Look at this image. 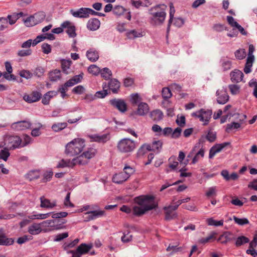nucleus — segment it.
Masks as SVG:
<instances>
[{"mask_svg":"<svg viewBox=\"0 0 257 257\" xmlns=\"http://www.w3.org/2000/svg\"><path fill=\"white\" fill-rule=\"evenodd\" d=\"M136 204L133 206V209L129 207L123 205L120 210L126 213H133V214L140 216L146 212L155 209L157 205L155 203L154 197L151 195H143L135 198Z\"/></svg>","mask_w":257,"mask_h":257,"instance_id":"nucleus-1","label":"nucleus"},{"mask_svg":"<svg viewBox=\"0 0 257 257\" xmlns=\"http://www.w3.org/2000/svg\"><path fill=\"white\" fill-rule=\"evenodd\" d=\"M167 6L164 4L155 6L149 9L151 15L150 23L153 25H161L164 22L166 17Z\"/></svg>","mask_w":257,"mask_h":257,"instance_id":"nucleus-2","label":"nucleus"},{"mask_svg":"<svg viewBox=\"0 0 257 257\" xmlns=\"http://www.w3.org/2000/svg\"><path fill=\"white\" fill-rule=\"evenodd\" d=\"M85 147V141L81 138H76L67 143L65 146V154L72 157L80 153Z\"/></svg>","mask_w":257,"mask_h":257,"instance_id":"nucleus-3","label":"nucleus"},{"mask_svg":"<svg viewBox=\"0 0 257 257\" xmlns=\"http://www.w3.org/2000/svg\"><path fill=\"white\" fill-rule=\"evenodd\" d=\"M192 116L199 118V120L203 122V125H207L211 118L212 111L210 109H201L199 110L193 112Z\"/></svg>","mask_w":257,"mask_h":257,"instance_id":"nucleus-4","label":"nucleus"},{"mask_svg":"<svg viewBox=\"0 0 257 257\" xmlns=\"http://www.w3.org/2000/svg\"><path fill=\"white\" fill-rule=\"evenodd\" d=\"M117 147L121 152L129 153L134 151L136 148V145L135 142L133 140L124 138L118 142Z\"/></svg>","mask_w":257,"mask_h":257,"instance_id":"nucleus-5","label":"nucleus"},{"mask_svg":"<svg viewBox=\"0 0 257 257\" xmlns=\"http://www.w3.org/2000/svg\"><path fill=\"white\" fill-rule=\"evenodd\" d=\"M22 139L18 136H7L5 139V145L10 149L21 148Z\"/></svg>","mask_w":257,"mask_h":257,"instance_id":"nucleus-6","label":"nucleus"},{"mask_svg":"<svg viewBox=\"0 0 257 257\" xmlns=\"http://www.w3.org/2000/svg\"><path fill=\"white\" fill-rule=\"evenodd\" d=\"M174 199L171 203V204L168 206H165L163 208L165 211V218L166 220H170L174 218H175L177 216V214L174 212L177 208H175L176 205L174 204Z\"/></svg>","mask_w":257,"mask_h":257,"instance_id":"nucleus-7","label":"nucleus"},{"mask_svg":"<svg viewBox=\"0 0 257 257\" xmlns=\"http://www.w3.org/2000/svg\"><path fill=\"white\" fill-rule=\"evenodd\" d=\"M216 95L217 102L219 104H225L229 100V96L227 93L226 88L222 87V89L217 90Z\"/></svg>","mask_w":257,"mask_h":257,"instance_id":"nucleus-8","label":"nucleus"},{"mask_svg":"<svg viewBox=\"0 0 257 257\" xmlns=\"http://www.w3.org/2000/svg\"><path fill=\"white\" fill-rule=\"evenodd\" d=\"M32 123L28 120H22L14 122L11 125V128L16 131H24L30 128Z\"/></svg>","mask_w":257,"mask_h":257,"instance_id":"nucleus-9","label":"nucleus"},{"mask_svg":"<svg viewBox=\"0 0 257 257\" xmlns=\"http://www.w3.org/2000/svg\"><path fill=\"white\" fill-rule=\"evenodd\" d=\"M42 97V94L37 91H34L30 94H24L23 99L28 103H31L39 101Z\"/></svg>","mask_w":257,"mask_h":257,"instance_id":"nucleus-10","label":"nucleus"},{"mask_svg":"<svg viewBox=\"0 0 257 257\" xmlns=\"http://www.w3.org/2000/svg\"><path fill=\"white\" fill-rule=\"evenodd\" d=\"M110 103L120 112H124L126 110V104L122 99L116 98L111 99L110 100Z\"/></svg>","mask_w":257,"mask_h":257,"instance_id":"nucleus-11","label":"nucleus"},{"mask_svg":"<svg viewBox=\"0 0 257 257\" xmlns=\"http://www.w3.org/2000/svg\"><path fill=\"white\" fill-rule=\"evenodd\" d=\"M230 143L225 142L222 144H216L213 146L209 150V158L212 159L218 153H219L226 146L229 145Z\"/></svg>","mask_w":257,"mask_h":257,"instance_id":"nucleus-12","label":"nucleus"},{"mask_svg":"<svg viewBox=\"0 0 257 257\" xmlns=\"http://www.w3.org/2000/svg\"><path fill=\"white\" fill-rule=\"evenodd\" d=\"M87 8H81L77 10H70L71 14L75 18H88Z\"/></svg>","mask_w":257,"mask_h":257,"instance_id":"nucleus-13","label":"nucleus"},{"mask_svg":"<svg viewBox=\"0 0 257 257\" xmlns=\"http://www.w3.org/2000/svg\"><path fill=\"white\" fill-rule=\"evenodd\" d=\"M63 28H66V33L69 37L74 38L76 36L75 27L69 21L64 22L61 25Z\"/></svg>","mask_w":257,"mask_h":257,"instance_id":"nucleus-14","label":"nucleus"},{"mask_svg":"<svg viewBox=\"0 0 257 257\" xmlns=\"http://www.w3.org/2000/svg\"><path fill=\"white\" fill-rule=\"evenodd\" d=\"M41 204L40 207L47 209H53L56 206V200L51 201L49 199L45 198L44 196H41L40 198Z\"/></svg>","mask_w":257,"mask_h":257,"instance_id":"nucleus-15","label":"nucleus"},{"mask_svg":"<svg viewBox=\"0 0 257 257\" xmlns=\"http://www.w3.org/2000/svg\"><path fill=\"white\" fill-rule=\"evenodd\" d=\"M104 214V211H89L85 213L86 216L85 217V220L89 221L91 220L95 219L98 217L103 216Z\"/></svg>","mask_w":257,"mask_h":257,"instance_id":"nucleus-16","label":"nucleus"},{"mask_svg":"<svg viewBox=\"0 0 257 257\" xmlns=\"http://www.w3.org/2000/svg\"><path fill=\"white\" fill-rule=\"evenodd\" d=\"M92 141L100 143H104L107 142L110 139L109 134L97 135L94 134L90 136Z\"/></svg>","mask_w":257,"mask_h":257,"instance_id":"nucleus-17","label":"nucleus"},{"mask_svg":"<svg viewBox=\"0 0 257 257\" xmlns=\"http://www.w3.org/2000/svg\"><path fill=\"white\" fill-rule=\"evenodd\" d=\"M243 73L237 69H235L230 73V79L232 82L238 83L242 80Z\"/></svg>","mask_w":257,"mask_h":257,"instance_id":"nucleus-18","label":"nucleus"},{"mask_svg":"<svg viewBox=\"0 0 257 257\" xmlns=\"http://www.w3.org/2000/svg\"><path fill=\"white\" fill-rule=\"evenodd\" d=\"M100 22L98 19L92 18L87 23V28L92 31L97 30L100 27Z\"/></svg>","mask_w":257,"mask_h":257,"instance_id":"nucleus-19","label":"nucleus"},{"mask_svg":"<svg viewBox=\"0 0 257 257\" xmlns=\"http://www.w3.org/2000/svg\"><path fill=\"white\" fill-rule=\"evenodd\" d=\"M87 59L91 62H95L99 59L98 52L94 48L88 50L86 53Z\"/></svg>","mask_w":257,"mask_h":257,"instance_id":"nucleus-20","label":"nucleus"},{"mask_svg":"<svg viewBox=\"0 0 257 257\" xmlns=\"http://www.w3.org/2000/svg\"><path fill=\"white\" fill-rule=\"evenodd\" d=\"M219 63L223 71H227L231 68L232 62L227 57H222L220 60Z\"/></svg>","mask_w":257,"mask_h":257,"instance_id":"nucleus-21","label":"nucleus"},{"mask_svg":"<svg viewBox=\"0 0 257 257\" xmlns=\"http://www.w3.org/2000/svg\"><path fill=\"white\" fill-rule=\"evenodd\" d=\"M200 144L198 143V144H196V145H199V149L197 150V151L195 153L194 156L193 158L192 161V164H195L197 162L199 161V160L203 158L204 156V149L202 147L201 148H200Z\"/></svg>","mask_w":257,"mask_h":257,"instance_id":"nucleus-22","label":"nucleus"},{"mask_svg":"<svg viewBox=\"0 0 257 257\" xmlns=\"http://www.w3.org/2000/svg\"><path fill=\"white\" fill-rule=\"evenodd\" d=\"M149 111V107L147 103L145 102H141L138 104L137 114L143 116L147 114Z\"/></svg>","mask_w":257,"mask_h":257,"instance_id":"nucleus-23","label":"nucleus"},{"mask_svg":"<svg viewBox=\"0 0 257 257\" xmlns=\"http://www.w3.org/2000/svg\"><path fill=\"white\" fill-rule=\"evenodd\" d=\"M127 179V178L126 177L123 171L115 174L112 177L113 182L116 184H122Z\"/></svg>","mask_w":257,"mask_h":257,"instance_id":"nucleus-24","label":"nucleus"},{"mask_svg":"<svg viewBox=\"0 0 257 257\" xmlns=\"http://www.w3.org/2000/svg\"><path fill=\"white\" fill-rule=\"evenodd\" d=\"M108 86L113 93H116L120 87V83L116 79H111L108 82Z\"/></svg>","mask_w":257,"mask_h":257,"instance_id":"nucleus-25","label":"nucleus"},{"mask_svg":"<svg viewBox=\"0 0 257 257\" xmlns=\"http://www.w3.org/2000/svg\"><path fill=\"white\" fill-rule=\"evenodd\" d=\"M234 239L230 232L226 231L219 237L217 240L220 241L221 243L225 244Z\"/></svg>","mask_w":257,"mask_h":257,"instance_id":"nucleus-26","label":"nucleus"},{"mask_svg":"<svg viewBox=\"0 0 257 257\" xmlns=\"http://www.w3.org/2000/svg\"><path fill=\"white\" fill-rule=\"evenodd\" d=\"M88 160L85 158V156H83V153L80 156L72 159L73 167L77 165H86L88 163Z\"/></svg>","mask_w":257,"mask_h":257,"instance_id":"nucleus-27","label":"nucleus"},{"mask_svg":"<svg viewBox=\"0 0 257 257\" xmlns=\"http://www.w3.org/2000/svg\"><path fill=\"white\" fill-rule=\"evenodd\" d=\"M216 138V133L212 131H209L206 136H202L199 140V143H203L205 139H207L210 142H213Z\"/></svg>","mask_w":257,"mask_h":257,"instance_id":"nucleus-28","label":"nucleus"},{"mask_svg":"<svg viewBox=\"0 0 257 257\" xmlns=\"http://www.w3.org/2000/svg\"><path fill=\"white\" fill-rule=\"evenodd\" d=\"M57 92L55 91H49L45 94L42 99V103L44 105L49 103L50 99L54 96L57 95Z\"/></svg>","mask_w":257,"mask_h":257,"instance_id":"nucleus-29","label":"nucleus"},{"mask_svg":"<svg viewBox=\"0 0 257 257\" xmlns=\"http://www.w3.org/2000/svg\"><path fill=\"white\" fill-rule=\"evenodd\" d=\"M42 231L41 224L38 223H34L30 225L28 228V232L32 235H36L40 233Z\"/></svg>","mask_w":257,"mask_h":257,"instance_id":"nucleus-30","label":"nucleus"},{"mask_svg":"<svg viewBox=\"0 0 257 257\" xmlns=\"http://www.w3.org/2000/svg\"><path fill=\"white\" fill-rule=\"evenodd\" d=\"M163 113L159 109L152 111L150 113L151 118L155 121H158L163 118Z\"/></svg>","mask_w":257,"mask_h":257,"instance_id":"nucleus-31","label":"nucleus"},{"mask_svg":"<svg viewBox=\"0 0 257 257\" xmlns=\"http://www.w3.org/2000/svg\"><path fill=\"white\" fill-rule=\"evenodd\" d=\"M40 172L39 170H32L26 174V178L29 181L37 179L40 177Z\"/></svg>","mask_w":257,"mask_h":257,"instance_id":"nucleus-32","label":"nucleus"},{"mask_svg":"<svg viewBox=\"0 0 257 257\" xmlns=\"http://www.w3.org/2000/svg\"><path fill=\"white\" fill-rule=\"evenodd\" d=\"M49 79L51 81H56L61 78V71L58 69H55L49 73Z\"/></svg>","mask_w":257,"mask_h":257,"instance_id":"nucleus-33","label":"nucleus"},{"mask_svg":"<svg viewBox=\"0 0 257 257\" xmlns=\"http://www.w3.org/2000/svg\"><path fill=\"white\" fill-rule=\"evenodd\" d=\"M71 63V61L70 60L63 59L61 61L62 71L66 74H68L69 73V70L70 69Z\"/></svg>","mask_w":257,"mask_h":257,"instance_id":"nucleus-34","label":"nucleus"},{"mask_svg":"<svg viewBox=\"0 0 257 257\" xmlns=\"http://www.w3.org/2000/svg\"><path fill=\"white\" fill-rule=\"evenodd\" d=\"M65 167H73V165L72 163V160H61L57 164V168H63Z\"/></svg>","mask_w":257,"mask_h":257,"instance_id":"nucleus-35","label":"nucleus"},{"mask_svg":"<svg viewBox=\"0 0 257 257\" xmlns=\"http://www.w3.org/2000/svg\"><path fill=\"white\" fill-rule=\"evenodd\" d=\"M23 13L20 12L19 13H14L11 15H8L7 17V20H9V22L10 25L14 24L17 20L22 16Z\"/></svg>","mask_w":257,"mask_h":257,"instance_id":"nucleus-36","label":"nucleus"},{"mask_svg":"<svg viewBox=\"0 0 257 257\" xmlns=\"http://www.w3.org/2000/svg\"><path fill=\"white\" fill-rule=\"evenodd\" d=\"M92 247V245L91 244H86L85 243H82L77 248L79 252L83 254L87 253Z\"/></svg>","mask_w":257,"mask_h":257,"instance_id":"nucleus-37","label":"nucleus"},{"mask_svg":"<svg viewBox=\"0 0 257 257\" xmlns=\"http://www.w3.org/2000/svg\"><path fill=\"white\" fill-rule=\"evenodd\" d=\"M254 58L251 57H247L245 67L244 68V72L246 74H248L251 72V68L254 61Z\"/></svg>","mask_w":257,"mask_h":257,"instance_id":"nucleus-38","label":"nucleus"},{"mask_svg":"<svg viewBox=\"0 0 257 257\" xmlns=\"http://www.w3.org/2000/svg\"><path fill=\"white\" fill-rule=\"evenodd\" d=\"M96 150L94 148H88L86 151L83 153V156L89 161L90 159L92 158L95 156L96 154Z\"/></svg>","mask_w":257,"mask_h":257,"instance_id":"nucleus-39","label":"nucleus"},{"mask_svg":"<svg viewBox=\"0 0 257 257\" xmlns=\"http://www.w3.org/2000/svg\"><path fill=\"white\" fill-rule=\"evenodd\" d=\"M249 242V239L248 237L242 235L236 238L235 244L237 247H238Z\"/></svg>","mask_w":257,"mask_h":257,"instance_id":"nucleus-40","label":"nucleus"},{"mask_svg":"<svg viewBox=\"0 0 257 257\" xmlns=\"http://www.w3.org/2000/svg\"><path fill=\"white\" fill-rule=\"evenodd\" d=\"M14 243V240L7 238L6 236L0 235V245H10Z\"/></svg>","mask_w":257,"mask_h":257,"instance_id":"nucleus-41","label":"nucleus"},{"mask_svg":"<svg viewBox=\"0 0 257 257\" xmlns=\"http://www.w3.org/2000/svg\"><path fill=\"white\" fill-rule=\"evenodd\" d=\"M142 99L140 95L138 93H134L131 94L130 96V101L133 105H138L141 102Z\"/></svg>","mask_w":257,"mask_h":257,"instance_id":"nucleus-42","label":"nucleus"},{"mask_svg":"<svg viewBox=\"0 0 257 257\" xmlns=\"http://www.w3.org/2000/svg\"><path fill=\"white\" fill-rule=\"evenodd\" d=\"M242 122H232L226 125L225 131L229 132L230 131L237 130L241 126Z\"/></svg>","mask_w":257,"mask_h":257,"instance_id":"nucleus-43","label":"nucleus"},{"mask_svg":"<svg viewBox=\"0 0 257 257\" xmlns=\"http://www.w3.org/2000/svg\"><path fill=\"white\" fill-rule=\"evenodd\" d=\"M126 35L127 37L130 39H133L136 38H139L143 36L142 33L138 32L135 30L128 31L126 33Z\"/></svg>","mask_w":257,"mask_h":257,"instance_id":"nucleus-44","label":"nucleus"},{"mask_svg":"<svg viewBox=\"0 0 257 257\" xmlns=\"http://www.w3.org/2000/svg\"><path fill=\"white\" fill-rule=\"evenodd\" d=\"M223 220H220L217 221L214 220L213 218H209L207 219V223L208 225L219 226L223 225Z\"/></svg>","mask_w":257,"mask_h":257,"instance_id":"nucleus-45","label":"nucleus"},{"mask_svg":"<svg viewBox=\"0 0 257 257\" xmlns=\"http://www.w3.org/2000/svg\"><path fill=\"white\" fill-rule=\"evenodd\" d=\"M123 172L127 179H128L135 173V169L130 166L125 165L123 169Z\"/></svg>","mask_w":257,"mask_h":257,"instance_id":"nucleus-46","label":"nucleus"},{"mask_svg":"<svg viewBox=\"0 0 257 257\" xmlns=\"http://www.w3.org/2000/svg\"><path fill=\"white\" fill-rule=\"evenodd\" d=\"M107 87V84L106 83H103V90L101 91H98L96 92L95 95L96 97L97 98H104L105 96H106L107 95V90L105 89V88Z\"/></svg>","mask_w":257,"mask_h":257,"instance_id":"nucleus-47","label":"nucleus"},{"mask_svg":"<svg viewBox=\"0 0 257 257\" xmlns=\"http://www.w3.org/2000/svg\"><path fill=\"white\" fill-rule=\"evenodd\" d=\"M101 76L105 80L109 79L112 76V72L111 70L108 68H104L102 70H100V72Z\"/></svg>","mask_w":257,"mask_h":257,"instance_id":"nucleus-48","label":"nucleus"},{"mask_svg":"<svg viewBox=\"0 0 257 257\" xmlns=\"http://www.w3.org/2000/svg\"><path fill=\"white\" fill-rule=\"evenodd\" d=\"M169 7H170V12H169L170 19L169 20V23H168V28H167L168 31L169 30L170 25H171V23L172 22L174 15L175 13V8L173 6V3H170Z\"/></svg>","mask_w":257,"mask_h":257,"instance_id":"nucleus-49","label":"nucleus"},{"mask_svg":"<svg viewBox=\"0 0 257 257\" xmlns=\"http://www.w3.org/2000/svg\"><path fill=\"white\" fill-rule=\"evenodd\" d=\"M88 71L94 75H97L100 72V69L96 65H91L88 68Z\"/></svg>","mask_w":257,"mask_h":257,"instance_id":"nucleus-50","label":"nucleus"},{"mask_svg":"<svg viewBox=\"0 0 257 257\" xmlns=\"http://www.w3.org/2000/svg\"><path fill=\"white\" fill-rule=\"evenodd\" d=\"M233 219L234 222L239 225H243L245 224H249V221L246 218H239L235 216H233Z\"/></svg>","mask_w":257,"mask_h":257,"instance_id":"nucleus-51","label":"nucleus"},{"mask_svg":"<svg viewBox=\"0 0 257 257\" xmlns=\"http://www.w3.org/2000/svg\"><path fill=\"white\" fill-rule=\"evenodd\" d=\"M25 24L27 27H32L38 24L35 19H34V16L33 15L26 19L25 21Z\"/></svg>","mask_w":257,"mask_h":257,"instance_id":"nucleus-52","label":"nucleus"},{"mask_svg":"<svg viewBox=\"0 0 257 257\" xmlns=\"http://www.w3.org/2000/svg\"><path fill=\"white\" fill-rule=\"evenodd\" d=\"M67 125V123L65 122L58 123L52 125V128L55 132H59L65 128Z\"/></svg>","mask_w":257,"mask_h":257,"instance_id":"nucleus-53","label":"nucleus"},{"mask_svg":"<svg viewBox=\"0 0 257 257\" xmlns=\"http://www.w3.org/2000/svg\"><path fill=\"white\" fill-rule=\"evenodd\" d=\"M217 190L216 187H211L208 189L205 193V195L208 198L214 197L216 195Z\"/></svg>","mask_w":257,"mask_h":257,"instance_id":"nucleus-54","label":"nucleus"},{"mask_svg":"<svg viewBox=\"0 0 257 257\" xmlns=\"http://www.w3.org/2000/svg\"><path fill=\"white\" fill-rule=\"evenodd\" d=\"M230 93L233 95H236L239 92L240 86L237 84H230L228 85Z\"/></svg>","mask_w":257,"mask_h":257,"instance_id":"nucleus-55","label":"nucleus"},{"mask_svg":"<svg viewBox=\"0 0 257 257\" xmlns=\"http://www.w3.org/2000/svg\"><path fill=\"white\" fill-rule=\"evenodd\" d=\"M125 9L121 6H116L113 9V13L116 16H120L123 14Z\"/></svg>","mask_w":257,"mask_h":257,"instance_id":"nucleus-56","label":"nucleus"},{"mask_svg":"<svg viewBox=\"0 0 257 257\" xmlns=\"http://www.w3.org/2000/svg\"><path fill=\"white\" fill-rule=\"evenodd\" d=\"M34 19L37 24L42 22L45 18V15L43 12H39L34 15Z\"/></svg>","mask_w":257,"mask_h":257,"instance_id":"nucleus-57","label":"nucleus"},{"mask_svg":"<svg viewBox=\"0 0 257 257\" xmlns=\"http://www.w3.org/2000/svg\"><path fill=\"white\" fill-rule=\"evenodd\" d=\"M10 155V153L7 149H4L0 151V159L7 161Z\"/></svg>","mask_w":257,"mask_h":257,"instance_id":"nucleus-58","label":"nucleus"},{"mask_svg":"<svg viewBox=\"0 0 257 257\" xmlns=\"http://www.w3.org/2000/svg\"><path fill=\"white\" fill-rule=\"evenodd\" d=\"M19 74L21 77L26 78V79H30L33 76L32 73L28 70H23L20 72Z\"/></svg>","mask_w":257,"mask_h":257,"instance_id":"nucleus-59","label":"nucleus"},{"mask_svg":"<svg viewBox=\"0 0 257 257\" xmlns=\"http://www.w3.org/2000/svg\"><path fill=\"white\" fill-rule=\"evenodd\" d=\"M45 72V69L42 67H37L33 72V74L38 77L42 76Z\"/></svg>","mask_w":257,"mask_h":257,"instance_id":"nucleus-60","label":"nucleus"},{"mask_svg":"<svg viewBox=\"0 0 257 257\" xmlns=\"http://www.w3.org/2000/svg\"><path fill=\"white\" fill-rule=\"evenodd\" d=\"M235 56L238 59L241 60L245 58L246 52L244 49H239L235 51Z\"/></svg>","mask_w":257,"mask_h":257,"instance_id":"nucleus-61","label":"nucleus"},{"mask_svg":"<svg viewBox=\"0 0 257 257\" xmlns=\"http://www.w3.org/2000/svg\"><path fill=\"white\" fill-rule=\"evenodd\" d=\"M53 175V173L52 171H47L45 172L43 174V178L42 179L43 182H47L49 181L52 176Z\"/></svg>","mask_w":257,"mask_h":257,"instance_id":"nucleus-62","label":"nucleus"},{"mask_svg":"<svg viewBox=\"0 0 257 257\" xmlns=\"http://www.w3.org/2000/svg\"><path fill=\"white\" fill-rule=\"evenodd\" d=\"M162 96L164 99H168L171 97L172 93L169 88L165 87L162 89Z\"/></svg>","mask_w":257,"mask_h":257,"instance_id":"nucleus-63","label":"nucleus"},{"mask_svg":"<svg viewBox=\"0 0 257 257\" xmlns=\"http://www.w3.org/2000/svg\"><path fill=\"white\" fill-rule=\"evenodd\" d=\"M152 144L154 151L159 152L162 146V142L160 141H155L152 143Z\"/></svg>","mask_w":257,"mask_h":257,"instance_id":"nucleus-64","label":"nucleus"}]
</instances>
